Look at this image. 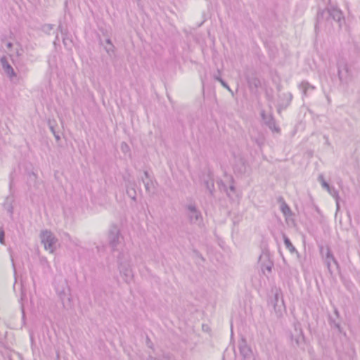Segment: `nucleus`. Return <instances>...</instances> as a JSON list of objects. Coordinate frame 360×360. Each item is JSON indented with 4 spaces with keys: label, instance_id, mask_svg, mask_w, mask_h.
Segmentation results:
<instances>
[{
    "label": "nucleus",
    "instance_id": "obj_1",
    "mask_svg": "<svg viewBox=\"0 0 360 360\" xmlns=\"http://www.w3.org/2000/svg\"><path fill=\"white\" fill-rule=\"evenodd\" d=\"M344 16L342 12L338 8L330 5L326 8L321 10L319 9L316 15V23L315 25L316 30L323 23H331L334 20L339 23L341 27L342 21H344Z\"/></svg>",
    "mask_w": 360,
    "mask_h": 360
},
{
    "label": "nucleus",
    "instance_id": "obj_2",
    "mask_svg": "<svg viewBox=\"0 0 360 360\" xmlns=\"http://www.w3.org/2000/svg\"><path fill=\"white\" fill-rule=\"evenodd\" d=\"M118 270L123 280L129 283L133 279L134 274L131 264V257L128 251L121 250L117 257Z\"/></svg>",
    "mask_w": 360,
    "mask_h": 360
},
{
    "label": "nucleus",
    "instance_id": "obj_3",
    "mask_svg": "<svg viewBox=\"0 0 360 360\" xmlns=\"http://www.w3.org/2000/svg\"><path fill=\"white\" fill-rule=\"evenodd\" d=\"M108 245L112 252L118 251V247L124 243V237L122 236L120 229L115 224H112L107 233Z\"/></svg>",
    "mask_w": 360,
    "mask_h": 360
},
{
    "label": "nucleus",
    "instance_id": "obj_4",
    "mask_svg": "<svg viewBox=\"0 0 360 360\" xmlns=\"http://www.w3.org/2000/svg\"><path fill=\"white\" fill-rule=\"evenodd\" d=\"M320 252L325 264L327 266L329 273L333 274L334 271L333 264L335 266L336 269H339V264L336 259L334 257L330 248L328 246H326V248L321 246L320 248Z\"/></svg>",
    "mask_w": 360,
    "mask_h": 360
},
{
    "label": "nucleus",
    "instance_id": "obj_5",
    "mask_svg": "<svg viewBox=\"0 0 360 360\" xmlns=\"http://www.w3.org/2000/svg\"><path fill=\"white\" fill-rule=\"evenodd\" d=\"M40 238L44 248L53 253L56 250V244L58 242V239L53 233L51 231L45 230L41 231Z\"/></svg>",
    "mask_w": 360,
    "mask_h": 360
},
{
    "label": "nucleus",
    "instance_id": "obj_6",
    "mask_svg": "<svg viewBox=\"0 0 360 360\" xmlns=\"http://www.w3.org/2000/svg\"><path fill=\"white\" fill-rule=\"evenodd\" d=\"M186 214L191 224H198L202 219L201 212L195 203H189L185 206Z\"/></svg>",
    "mask_w": 360,
    "mask_h": 360
},
{
    "label": "nucleus",
    "instance_id": "obj_7",
    "mask_svg": "<svg viewBox=\"0 0 360 360\" xmlns=\"http://www.w3.org/2000/svg\"><path fill=\"white\" fill-rule=\"evenodd\" d=\"M338 74L342 83L347 84L352 79V76L347 63L345 60L338 62Z\"/></svg>",
    "mask_w": 360,
    "mask_h": 360
},
{
    "label": "nucleus",
    "instance_id": "obj_8",
    "mask_svg": "<svg viewBox=\"0 0 360 360\" xmlns=\"http://www.w3.org/2000/svg\"><path fill=\"white\" fill-rule=\"evenodd\" d=\"M238 349L243 360H255L252 349L248 345L245 338H242L239 341Z\"/></svg>",
    "mask_w": 360,
    "mask_h": 360
},
{
    "label": "nucleus",
    "instance_id": "obj_9",
    "mask_svg": "<svg viewBox=\"0 0 360 360\" xmlns=\"http://www.w3.org/2000/svg\"><path fill=\"white\" fill-rule=\"evenodd\" d=\"M0 63L2 69L4 71L6 76L9 78L11 81H13L14 78L17 77V75L13 68L8 63L7 57L6 56H3L2 57H1Z\"/></svg>",
    "mask_w": 360,
    "mask_h": 360
},
{
    "label": "nucleus",
    "instance_id": "obj_10",
    "mask_svg": "<svg viewBox=\"0 0 360 360\" xmlns=\"http://www.w3.org/2000/svg\"><path fill=\"white\" fill-rule=\"evenodd\" d=\"M261 117L264 124L273 131L280 132L281 129L276 126V120L272 114L266 115L264 110L261 111Z\"/></svg>",
    "mask_w": 360,
    "mask_h": 360
},
{
    "label": "nucleus",
    "instance_id": "obj_11",
    "mask_svg": "<svg viewBox=\"0 0 360 360\" xmlns=\"http://www.w3.org/2000/svg\"><path fill=\"white\" fill-rule=\"evenodd\" d=\"M56 290L63 302L65 299H68L69 301L70 300L69 297L70 290L66 280L62 281L61 285L56 287Z\"/></svg>",
    "mask_w": 360,
    "mask_h": 360
},
{
    "label": "nucleus",
    "instance_id": "obj_12",
    "mask_svg": "<svg viewBox=\"0 0 360 360\" xmlns=\"http://www.w3.org/2000/svg\"><path fill=\"white\" fill-rule=\"evenodd\" d=\"M233 171L235 174L242 175L247 172V162L242 157L235 158L233 164Z\"/></svg>",
    "mask_w": 360,
    "mask_h": 360
},
{
    "label": "nucleus",
    "instance_id": "obj_13",
    "mask_svg": "<svg viewBox=\"0 0 360 360\" xmlns=\"http://www.w3.org/2000/svg\"><path fill=\"white\" fill-rule=\"evenodd\" d=\"M295 335H291L290 338L292 341H295L297 345H299L302 340H304V335L301 324L299 322L294 323Z\"/></svg>",
    "mask_w": 360,
    "mask_h": 360
},
{
    "label": "nucleus",
    "instance_id": "obj_14",
    "mask_svg": "<svg viewBox=\"0 0 360 360\" xmlns=\"http://www.w3.org/2000/svg\"><path fill=\"white\" fill-rule=\"evenodd\" d=\"M14 200V197L13 195H9L6 198L4 202L3 203L4 209L7 211L11 217H12L13 214Z\"/></svg>",
    "mask_w": 360,
    "mask_h": 360
},
{
    "label": "nucleus",
    "instance_id": "obj_15",
    "mask_svg": "<svg viewBox=\"0 0 360 360\" xmlns=\"http://www.w3.org/2000/svg\"><path fill=\"white\" fill-rule=\"evenodd\" d=\"M203 184L207 190L209 191L210 194L213 195L214 191V179L211 176H207L206 179H203Z\"/></svg>",
    "mask_w": 360,
    "mask_h": 360
},
{
    "label": "nucleus",
    "instance_id": "obj_16",
    "mask_svg": "<svg viewBox=\"0 0 360 360\" xmlns=\"http://www.w3.org/2000/svg\"><path fill=\"white\" fill-rule=\"evenodd\" d=\"M144 176L146 179V181L143 179V182L144 184V186H145L146 192L150 193V189L154 187L153 181L150 178L149 173L147 171H144Z\"/></svg>",
    "mask_w": 360,
    "mask_h": 360
},
{
    "label": "nucleus",
    "instance_id": "obj_17",
    "mask_svg": "<svg viewBox=\"0 0 360 360\" xmlns=\"http://www.w3.org/2000/svg\"><path fill=\"white\" fill-rule=\"evenodd\" d=\"M299 88L302 91V94L304 96H307V91L309 90L315 89V86L309 84L307 81H302L300 85Z\"/></svg>",
    "mask_w": 360,
    "mask_h": 360
},
{
    "label": "nucleus",
    "instance_id": "obj_18",
    "mask_svg": "<svg viewBox=\"0 0 360 360\" xmlns=\"http://www.w3.org/2000/svg\"><path fill=\"white\" fill-rule=\"evenodd\" d=\"M278 201L281 202V210L283 213L284 215L288 216L291 214V210L290 207L287 205L282 197H280Z\"/></svg>",
    "mask_w": 360,
    "mask_h": 360
},
{
    "label": "nucleus",
    "instance_id": "obj_19",
    "mask_svg": "<svg viewBox=\"0 0 360 360\" xmlns=\"http://www.w3.org/2000/svg\"><path fill=\"white\" fill-rule=\"evenodd\" d=\"M326 191L335 199L336 201V205H337V210L340 209V204H339V194L338 191L333 186H329L328 189H326Z\"/></svg>",
    "mask_w": 360,
    "mask_h": 360
},
{
    "label": "nucleus",
    "instance_id": "obj_20",
    "mask_svg": "<svg viewBox=\"0 0 360 360\" xmlns=\"http://www.w3.org/2000/svg\"><path fill=\"white\" fill-rule=\"evenodd\" d=\"M283 237L284 244H285L286 248L291 253H294V252H297V250L295 249L294 245L292 244V243H291L290 240L288 238V237L286 235H285V234H283Z\"/></svg>",
    "mask_w": 360,
    "mask_h": 360
},
{
    "label": "nucleus",
    "instance_id": "obj_21",
    "mask_svg": "<svg viewBox=\"0 0 360 360\" xmlns=\"http://www.w3.org/2000/svg\"><path fill=\"white\" fill-rule=\"evenodd\" d=\"M247 82L250 89H257L261 84L260 80L257 77L248 78Z\"/></svg>",
    "mask_w": 360,
    "mask_h": 360
},
{
    "label": "nucleus",
    "instance_id": "obj_22",
    "mask_svg": "<svg viewBox=\"0 0 360 360\" xmlns=\"http://www.w3.org/2000/svg\"><path fill=\"white\" fill-rule=\"evenodd\" d=\"M280 297L281 299L282 305L283 306L284 305V301L283 300V296H282L281 290L280 289L279 290H276V291L275 292V295H274V300H273L274 307L275 310H276V307L278 306V300H279Z\"/></svg>",
    "mask_w": 360,
    "mask_h": 360
},
{
    "label": "nucleus",
    "instance_id": "obj_23",
    "mask_svg": "<svg viewBox=\"0 0 360 360\" xmlns=\"http://www.w3.org/2000/svg\"><path fill=\"white\" fill-rule=\"evenodd\" d=\"M329 325L332 328L337 329L338 332H342V327L340 326V322L336 321L331 316L329 317L328 319Z\"/></svg>",
    "mask_w": 360,
    "mask_h": 360
},
{
    "label": "nucleus",
    "instance_id": "obj_24",
    "mask_svg": "<svg viewBox=\"0 0 360 360\" xmlns=\"http://www.w3.org/2000/svg\"><path fill=\"white\" fill-rule=\"evenodd\" d=\"M106 44H107V46H105V49L106 51V52L110 55L111 53H114V51H115V46L114 45L112 44L110 39H107L106 41H105Z\"/></svg>",
    "mask_w": 360,
    "mask_h": 360
},
{
    "label": "nucleus",
    "instance_id": "obj_25",
    "mask_svg": "<svg viewBox=\"0 0 360 360\" xmlns=\"http://www.w3.org/2000/svg\"><path fill=\"white\" fill-rule=\"evenodd\" d=\"M127 193L133 200H136V192L134 188H127Z\"/></svg>",
    "mask_w": 360,
    "mask_h": 360
},
{
    "label": "nucleus",
    "instance_id": "obj_26",
    "mask_svg": "<svg viewBox=\"0 0 360 360\" xmlns=\"http://www.w3.org/2000/svg\"><path fill=\"white\" fill-rule=\"evenodd\" d=\"M318 180L321 183L322 187L324 188V189H328L329 188V186L330 185L325 181L324 178H323V176L322 174H320L318 177Z\"/></svg>",
    "mask_w": 360,
    "mask_h": 360
},
{
    "label": "nucleus",
    "instance_id": "obj_27",
    "mask_svg": "<svg viewBox=\"0 0 360 360\" xmlns=\"http://www.w3.org/2000/svg\"><path fill=\"white\" fill-rule=\"evenodd\" d=\"M53 29V25L45 24L42 26L41 30L44 32L50 34L51 31Z\"/></svg>",
    "mask_w": 360,
    "mask_h": 360
},
{
    "label": "nucleus",
    "instance_id": "obj_28",
    "mask_svg": "<svg viewBox=\"0 0 360 360\" xmlns=\"http://www.w3.org/2000/svg\"><path fill=\"white\" fill-rule=\"evenodd\" d=\"M49 128H50L51 132L53 133V134L54 135L55 139H56V141H59L60 139V136L59 134L56 131L54 127L51 124V122H49Z\"/></svg>",
    "mask_w": 360,
    "mask_h": 360
},
{
    "label": "nucleus",
    "instance_id": "obj_29",
    "mask_svg": "<svg viewBox=\"0 0 360 360\" xmlns=\"http://www.w3.org/2000/svg\"><path fill=\"white\" fill-rule=\"evenodd\" d=\"M0 243H5V232L2 227H0Z\"/></svg>",
    "mask_w": 360,
    "mask_h": 360
},
{
    "label": "nucleus",
    "instance_id": "obj_30",
    "mask_svg": "<svg viewBox=\"0 0 360 360\" xmlns=\"http://www.w3.org/2000/svg\"><path fill=\"white\" fill-rule=\"evenodd\" d=\"M121 149L123 153H127V152L129 151V146H128V144L127 143L122 142L121 143Z\"/></svg>",
    "mask_w": 360,
    "mask_h": 360
},
{
    "label": "nucleus",
    "instance_id": "obj_31",
    "mask_svg": "<svg viewBox=\"0 0 360 360\" xmlns=\"http://www.w3.org/2000/svg\"><path fill=\"white\" fill-rule=\"evenodd\" d=\"M220 83L224 87L226 88V89H228L230 92L233 93V91H231V89H230L229 86L227 84V83L222 79H220Z\"/></svg>",
    "mask_w": 360,
    "mask_h": 360
},
{
    "label": "nucleus",
    "instance_id": "obj_32",
    "mask_svg": "<svg viewBox=\"0 0 360 360\" xmlns=\"http://www.w3.org/2000/svg\"><path fill=\"white\" fill-rule=\"evenodd\" d=\"M213 77L215 80L220 82V79H222V78L221 77V72L219 70H217V74L214 75Z\"/></svg>",
    "mask_w": 360,
    "mask_h": 360
},
{
    "label": "nucleus",
    "instance_id": "obj_33",
    "mask_svg": "<svg viewBox=\"0 0 360 360\" xmlns=\"http://www.w3.org/2000/svg\"><path fill=\"white\" fill-rule=\"evenodd\" d=\"M146 345L153 349V343L152 342V341L150 340V339L149 338L148 336L146 337Z\"/></svg>",
    "mask_w": 360,
    "mask_h": 360
},
{
    "label": "nucleus",
    "instance_id": "obj_34",
    "mask_svg": "<svg viewBox=\"0 0 360 360\" xmlns=\"http://www.w3.org/2000/svg\"><path fill=\"white\" fill-rule=\"evenodd\" d=\"M40 262H41V265H43V266L46 265L49 268H50L49 262L47 261V259L45 257H41L40 259Z\"/></svg>",
    "mask_w": 360,
    "mask_h": 360
},
{
    "label": "nucleus",
    "instance_id": "obj_35",
    "mask_svg": "<svg viewBox=\"0 0 360 360\" xmlns=\"http://www.w3.org/2000/svg\"><path fill=\"white\" fill-rule=\"evenodd\" d=\"M284 96L286 97V98L288 100V104L287 105H288L290 103V102L291 101L292 98V95L290 93H288L286 94H284Z\"/></svg>",
    "mask_w": 360,
    "mask_h": 360
},
{
    "label": "nucleus",
    "instance_id": "obj_36",
    "mask_svg": "<svg viewBox=\"0 0 360 360\" xmlns=\"http://www.w3.org/2000/svg\"><path fill=\"white\" fill-rule=\"evenodd\" d=\"M30 176L31 179H33V183L35 184V182L37 181V174L34 172H32L30 174Z\"/></svg>",
    "mask_w": 360,
    "mask_h": 360
},
{
    "label": "nucleus",
    "instance_id": "obj_37",
    "mask_svg": "<svg viewBox=\"0 0 360 360\" xmlns=\"http://www.w3.org/2000/svg\"><path fill=\"white\" fill-rule=\"evenodd\" d=\"M255 142L257 143V144L258 146H261L263 144V143H264L263 139H261V138H259V139H256L255 140Z\"/></svg>",
    "mask_w": 360,
    "mask_h": 360
},
{
    "label": "nucleus",
    "instance_id": "obj_38",
    "mask_svg": "<svg viewBox=\"0 0 360 360\" xmlns=\"http://www.w3.org/2000/svg\"><path fill=\"white\" fill-rule=\"evenodd\" d=\"M229 191H230V192L235 193V191H236V188H235V186H234L233 185H231V186H229Z\"/></svg>",
    "mask_w": 360,
    "mask_h": 360
},
{
    "label": "nucleus",
    "instance_id": "obj_39",
    "mask_svg": "<svg viewBox=\"0 0 360 360\" xmlns=\"http://www.w3.org/2000/svg\"><path fill=\"white\" fill-rule=\"evenodd\" d=\"M147 360H160V359H157L151 355H149L147 358Z\"/></svg>",
    "mask_w": 360,
    "mask_h": 360
},
{
    "label": "nucleus",
    "instance_id": "obj_40",
    "mask_svg": "<svg viewBox=\"0 0 360 360\" xmlns=\"http://www.w3.org/2000/svg\"><path fill=\"white\" fill-rule=\"evenodd\" d=\"M6 46H7V48H8V49H11V48L13 47V43H11V42H8V43L6 44Z\"/></svg>",
    "mask_w": 360,
    "mask_h": 360
},
{
    "label": "nucleus",
    "instance_id": "obj_41",
    "mask_svg": "<svg viewBox=\"0 0 360 360\" xmlns=\"http://www.w3.org/2000/svg\"><path fill=\"white\" fill-rule=\"evenodd\" d=\"M334 313H335V316H336L338 318H339V316H340V314H339V311H338V310L337 309H335V310H334Z\"/></svg>",
    "mask_w": 360,
    "mask_h": 360
},
{
    "label": "nucleus",
    "instance_id": "obj_42",
    "mask_svg": "<svg viewBox=\"0 0 360 360\" xmlns=\"http://www.w3.org/2000/svg\"><path fill=\"white\" fill-rule=\"evenodd\" d=\"M266 269L269 272H271V265L266 266Z\"/></svg>",
    "mask_w": 360,
    "mask_h": 360
},
{
    "label": "nucleus",
    "instance_id": "obj_43",
    "mask_svg": "<svg viewBox=\"0 0 360 360\" xmlns=\"http://www.w3.org/2000/svg\"><path fill=\"white\" fill-rule=\"evenodd\" d=\"M58 30H60V32L63 33V28H62V25H58Z\"/></svg>",
    "mask_w": 360,
    "mask_h": 360
},
{
    "label": "nucleus",
    "instance_id": "obj_44",
    "mask_svg": "<svg viewBox=\"0 0 360 360\" xmlns=\"http://www.w3.org/2000/svg\"><path fill=\"white\" fill-rule=\"evenodd\" d=\"M63 43H64L65 46H67L68 41H65V39H63Z\"/></svg>",
    "mask_w": 360,
    "mask_h": 360
},
{
    "label": "nucleus",
    "instance_id": "obj_45",
    "mask_svg": "<svg viewBox=\"0 0 360 360\" xmlns=\"http://www.w3.org/2000/svg\"><path fill=\"white\" fill-rule=\"evenodd\" d=\"M63 43H64L65 46H67L68 41H65V39H63Z\"/></svg>",
    "mask_w": 360,
    "mask_h": 360
},
{
    "label": "nucleus",
    "instance_id": "obj_46",
    "mask_svg": "<svg viewBox=\"0 0 360 360\" xmlns=\"http://www.w3.org/2000/svg\"><path fill=\"white\" fill-rule=\"evenodd\" d=\"M226 193H227V195H228V196H229V197L231 196V193H229V191H226Z\"/></svg>",
    "mask_w": 360,
    "mask_h": 360
},
{
    "label": "nucleus",
    "instance_id": "obj_47",
    "mask_svg": "<svg viewBox=\"0 0 360 360\" xmlns=\"http://www.w3.org/2000/svg\"><path fill=\"white\" fill-rule=\"evenodd\" d=\"M11 185H12V180L11 181V183H10V186L11 187Z\"/></svg>",
    "mask_w": 360,
    "mask_h": 360
}]
</instances>
